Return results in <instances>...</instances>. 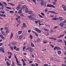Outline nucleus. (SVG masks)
<instances>
[{"mask_svg": "<svg viewBox=\"0 0 66 66\" xmlns=\"http://www.w3.org/2000/svg\"><path fill=\"white\" fill-rule=\"evenodd\" d=\"M14 57L16 59V61L17 62V65L18 66H21V64H20L19 63V61H18V59H17V58L16 57V55L15 54H14Z\"/></svg>", "mask_w": 66, "mask_h": 66, "instance_id": "obj_1", "label": "nucleus"}, {"mask_svg": "<svg viewBox=\"0 0 66 66\" xmlns=\"http://www.w3.org/2000/svg\"><path fill=\"white\" fill-rule=\"evenodd\" d=\"M29 50L30 52L31 53L33 51V49H32V48L31 47H29L26 49V50Z\"/></svg>", "mask_w": 66, "mask_h": 66, "instance_id": "obj_2", "label": "nucleus"}, {"mask_svg": "<svg viewBox=\"0 0 66 66\" xmlns=\"http://www.w3.org/2000/svg\"><path fill=\"white\" fill-rule=\"evenodd\" d=\"M32 16H33V15L31 14L29 16H28V17L29 19H35V18H33V17H31Z\"/></svg>", "mask_w": 66, "mask_h": 66, "instance_id": "obj_3", "label": "nucleus"}, {"mask_svg": "<svg viewBox=\"0 0 66 66\" xmlns=\"http://www.w3.org/2000/svg\"><path fill=\"white\" fill-rule=\"evenodd\" d=\"M47 7H55L54 5L50 4H48L47 5Z\"/></svg>", "mask_w": 66, "mask_h": 66, "instance_id": "obj_4", "label": "nucleus"}, {"mask_svg": "<svg viewBox=\"0 0 66 66\" xmlns=\"http://www.w3.org/2000/svg\"><path fill=\"white\" fill-rule=\"evenodd\" d=\"M35 30L36 31V32L39 33H41V31L40 30L38 29L37 28H35Z\"/></svg>", "mask_w": 66, "mask_h": 66, "instance_id": "obj_5", "label": "nucleus"}, {"mask_svg": "<svg viewBox=\"0 0 66 66\" xmlns=\"http://www.w3.org/2000/svg\"><path fill=\"white\" fill-rule=\"evenodd\" d=\"M20 7H21V5H19L16 7V9L17 10H18L19 9H20Z\"/></svg>", "mask_w": 66, "mask_h": 66, "instance_id": "obj_6", "label": "nucleus"}, {"mask_svg": "<svg viewBox=\"0 0 66 66\" xmlns=\"http://www.w3.org/2000/svg\"><path fill=\"white\" fill-rule=\"evenodd\" d=\"M64 23L63 22H61L60 23V25L61 27H63L64 26Z\"/></svg>", "mask_w": 66, "mask_h": 66, "instance_id": "obj_7", "label": "nucleus"}, {"mask_svg": "<svg viewBox=\"0 0 66 66\" xmlns=\"http://www.w3.org/2000/svg\"><path fill=\"white\" fill-rule=\"evenodd\" d=\"M58 19H59V20H60V21H62V20H64V19H63V18L61 17H59Z\"/></svg>", "mask_w": 66, "mask_h": 66, "instance_id": "obj_8", "label": "nucleus"}, {"mask_svg": "<svg viewBox=\"0 0 66 66\" xmlns=\"http://www.w3.org/2000/svg\"><path fill=\"white\" fill-rule=\"evenodd\" d=\"M4 48H2L1 47H0V50L2 52H3V53H4V52H5L4 51Z\"/></svg>", "mask_w": 66, "mask_h": 66, "instance_id": "obj_9", "label": "nucleus"}, {"mask_svg": "<svg viewBox=\"0 0 66 66\" xmlns=\"http://www.w3.org/2000/svg\"><path fill=\"white\" fill-rule=\"evenodd\" d=\"M62 8H63L64 11H66V6L63 5L62 6Z\"/></svg>", "mask_w": 66, "mask_h": 66, "instance_id": "obj_10", "label": "nucleus"}, {"mask_svg": "<svg viewBox=\"0 0 66 66\" xmlns=\"http://www.w3.org/2000/svg\"><path fill=\"white\" fill-rule=\"evenodd\" d=\"M0 16H2V17H6V15L3 14H0Z\"/></svg>", "mask_w": 66, "mask_h": 66, "instance_id": "obj_11", "label": "nucleus"}, {"mask_svg": "<svg viewBox=\"0 0 66 66\" xmlns=\"http://www.w3.org/2000/svg\"><path fill=\"white\" fill-rule=\"evenodd\" d=\"M13 34L12 32L11 33V36H10V39H11L12 38V37H13Z\"/></svg>", "mask_w": 66, "mask_h": 66, "instance_id": "obj_12", "label": "nucleus"}, {"mask_svg": "<svg viewBox=\"0 0 66 66\" xmlns=\"http://www.w3.org/2000/svg\"><path fill=\"white\" fill-rule=\"evenodd\" d=\"M49 13H54V14H57V13H55V12L53 11H49Z\"/></svg>", "mask_w": 66, "mask_h": 66, "instance_id": "obj_13", "label": "nucleus"}, {"mask_svg": "<svg viewBox=\"0 0 66 66\" xmlns=\"http://www.w3.org/2000/svg\"><path fill=\"white\" fill-rule=\"evenodd\" d=\"M64 35V34H63L61 35H60L59 36L57 37V38H61L62 37H63V36Z\"/></svg>", "mask_w": 66, "mask_h": 66, "instance_id": "obj_14", "label": "nucleus"}, {"mask_svg": "<svg viewBox=\"0 0 66 66\" xmlns=\"http://www.w3.org/2000/svg\"><path fill=\"white\" fill-rule=\"evenodd\" d=\"M0 37H1L2 39H5V38L2 35H0Z\"/></svg>", "mask_w": 66, "mask_h": 66, "instance_id": "obj_15", "label": "nucleus"}, {"mask_svg": "<svg viewBox=\"0 0 66 66\" xmlns=\"http://www.w3.org/2000/svg\"><path fill=\"white\" fill-rule=\"evenodd\" d=\"M23 26L24 27H27V25H26V23H23Z\"/></svg>", "mask_w": 66, "mask_h": 66, "instance_id": "obj_16", "label": "nucleus"}, {"mask_svg": "<svg viewBox=\"0 0 66 66\" xmlns=\"http://www.w3.org/2000/svg\"><path fill=\"white\" fill-rule=\"evenodd\" d=\"M10 32V31L9 30V29L7 30H6V31L5 32L6 34H7V33H9Z\"/></svg>", "mask_w": 66, "mask_h": 66, "instance_id": "obj_17", "label": "nucleus"}, {"mask_svg": "<svg viewBox=\"0 0 66 66\" xmlns=\"http://www.w3.org/2000/svg\"><path fill=\"white\" fill-rule=\"evenodd\" d=\"M59 18H54L52 19V20H58Z\"/></svg>", "mask_w": 66, "mask_h": 66, "instance_id": "obj_18", "label": "nucleus"}, {"mask_svg": "<svg viewBox=\"0 0 66 66\" xmlns=\"http://www.w3.org/2000/svg\"><path fill=\"white\" fill-rule=\"evenodd\" d=\"M57 53L59 54H61V51H57Z\"/></svg>", "mask_w": 66, "mask_h": 66, "instance_id": "obj_19", "label": "nucleus"}, {"mask_svg": "<svg viewBox=\"0 0 66 66\" xmlns=\"http://www.w3.org/2000/svg\"><path fill=\"white\" fill-rule=\"evenodd\" d=\"M57 42H59V43H61V42H62V40H61V39H58L57 40Z\"/></svg>", "mask_w": 66, "mask_h": 66, "instance_id": "obj_20", "label": "nucleus"}, {"mask_svg": "<svg viewBox=\"0 0 66 66\" xmlns=\"http://www.w3.org/2000/svg\"><path fill=\"white\" fill-rule=\"evenodd\" d=\"M30 44H31V46L32 47H34V44H33V43L31 42Z\"/></svg>", "mask_w": 66, "mask_h": 66, "instance_id": "obj_21", "label": "nucleus"}, {"mask_svg": "<svg viewBox=\"0 0 66 66\" xmlns=\"http://www.w3.org/2000/svg\"><path fill=\"white\" fill-rule=\"evenodd\" d=\"M6 64L8 66H10L11 65V64L9 63L7 61L6 62Z\"/></svg>", "mask_w": 66, "mask_h": 66, "instance_id": "obj_22", "label": "nucleus"}, {"mask_svg": "<svg viewBox=\"0 0 66 66\" xmlns=\"http://www.w3.org/2000/svg\"><path fill=\"white\" fill-rule=\"evenodd\" d=\"M8 4H10V5H12V6H15V5L14 4H12V3H10L9 2H8Z\"/></svg>", "mask_w": 66, "mask_h": 66, "instance_id": "obj_23", "label": "nucleus"}, {"mask_svg": "<svg viewBox=\"0 0 66 66\" xmlns=\"http://www.w3.org/2000/svg\"><path fill=\"white\" fill-rule=\"evenodd\" d=\"M22 32V31H19L18 34H21Z\"/></svg>", "mask_w": 66, "mask_h": 66, "instance_id": "obj_24", "label": "nucleus"}, {"mask_svg": "<svg viewBox=\"0 0 66 66\" xmlns=\"http://www.w3.org/2000/svg\"><path fill=\"white\" fill-rule=\"evenodd\" d=\"M22 35H21L20 36H19V39H20V40H21V38H22Z\"/></svg>", "mask_w": 66, "mask_h": 66, "instance_id": "obj_25", "label": "nucleus"}, {"mask_svg": "<svg viewBox=\"0 0 66 66\" xmlns=\"http://www.w3.org/2000/svg\"><path fill=\"white\" fill-rule=\"evenodd\" d=\"M16 17H17L18 18V19H19L20 18V16H19L18 15H16Z\"/></svg>", "mask_w": 66, "mask_h": 66, "instance_id": "obj_26", "label": "nucleus"}, {"mask_svg": "<svg viewBox=\"0 0 66 66\" xmlns=\"http://www.w3.org/2000/svg\"><path fill=\"white\" fill-rule=\"evenodd\" d=\"M44 30L45 31H47V32H49V30L48 29H44Z\"/></svg>", "mask_w": 66, "mask_h": 66, "instance_id": "obj_27", "label": "nucleus"}, {"mask_svg": "<svg viewBox=\"0 0 66 66\" xmlns=\"http://www.w3.org/2000/svg\"><path fill=\"white\" fill-rule=\"evenodd\" d=\"M28 8H26L25 10V12L28 13Z\"/></svg>", "mask_w": 66, "mask_h": 66, "instance_id": "obj_28", "label": "nucleus"}, {"mask_svg": "<svg viewBox=\"0 0 66 66\" xmlns=\"http://www.w3.org/2000/svg\"><path fill=\"white\" fill-rule=\"evenodd\" d=\"M16 44V42H13L11 43V44L12 45H15Z\"/></svg>", "mask_w": 66, "mask_h": 66, "instance_id": "obj_29", "label": "nucleus"}, {"mask_svg": "<svg viewBox=\"0 0 66 66\" xmlns=\"http://www.w3.org/2000/svg\"><path fill=\"white\" fill-rule=\"evenodd\" d=\"M26 48V46H23V51H24V49H25Z\"/></svg>", "mask_w": 66, "mask_h": 66, "instance_id": "obj_30", "label": "nucleus"}, {"mask_svg": "<svg viewBox=\"0 0 66 66\" xmlns=\"http://www.w3.org/2000/svg\"><path fill=\"white\" fill-rule=\"evenodd\" d=\"M30 38L31 39H33V37H32V36L31 35H30Z\"/></svg>", "mask_w": 66, "mask_h": 66, "instance_id": "obj_31", "label": "nucleus"}, {"mask_svg": "<svg viewBox=\"0 0 66 66\" xmlns=\"http://www.w3.org/2000/svg\"><path fill=\"white\" fill-rule=\"evenodd\" d=\"M21 11H22V10L21 9H20L18 11V13H20L21 12Z\"/></svg>", "mask_w": 66, "mask_h": 66, "instance_id": "obj_32", "label": "nucleus"}, {"mask_svg": "<svg viewBox=\"0 0 66 66\" xmlns=\"http://www.w3.org/2000/svg\"><path fill=\"white\" fill-rule=\"evenodd\" d=\"M43 42L44 44H47V41L44 40L43 41Z\"/></svg>", "mask_w": 66, "mask_h": 66, "instance_id": "obj_33", "label": "nucleus"}, {"mask_svg": "<svg viewBox=\"0 0 66 66\" xmlns=\"http://www.w3.org/2000/svg\"><path fill=\"white\" fill-rule=\"evenodd\" d=\"M38 16H39V17H40V18H43V16H42L41 15H40V14H39Z\"/></svg>", "mask_w": 66, "mask_h": 66, "instance_id": "obj_34", "label": "nucleus"}, {"mask_svg": "<svg viewBox=\"0 0 66 66\" xmlns=\"http://www.w3.org/2000/svg\"><path fill=\"white\" fill-rule=\"evenodd\" d=\"M53 4L54 5H56V2H53Z\"/></svg>", "mask_w": 66, "mask_h": 66, "instance_id": "obj_35", "label": "nucleus"}, {"mask_svg": "<svg viewBox=\"0 0 66 66\" xmlns=\"http://www.w3.org/2000/svg\"><path fill=\"white\" fill-rule=\"evenodd\" d=\"M57 50H61V48L59 47H57Z\"/></svg>", "mask_w": 66, "mask_h": 66, "instance_id": "obj_36", "label": "nucleus"}, {"mask_svg": "<svg viewBox=\"0 0 66 66\" xmlns=\"http://www.w3.org/2000/svg\"><path fill=\"white\" fill-rule=\"evenodd\" d=\"M14 65H15V63L14 62H13L11 66H14Z\"/></svg>", "mask_w": 66, "mask_h": 66, "instance_id": "obj_37", "label": "nucleus"}, {"mask_svg": "<svg viewBox=\"0 0 66 66\" xmlns=\"http://www.w3.org/2000/svg\"><path fill=\"white\" fill-rule=\"evenodd\" d=\"M41 14L43 16H45V14H44V13L43 12H41Z\"/></svg>", "mask_w": 66, "mask_h": 66, "instance_id": "obj_38", "label": "nucleus"}, {"mask_svg": "<svg viewBox=\"0 0 66 66\" xmlns=\"http://www.w3.org/2000/svg\"><path fill=\"white\" fill-rule=\"evenodd\" d=\"M29 14H31V13H32V11H29Z\"/></svg>", "mask_w": 66, "mask_h": 66, "instance_id": "obj_39", "label": "nucleus"}, {"mask_svg": "<svg viewBox=\"0 0 66 66\" xmlns=\"http://www.w3.org/2000/svg\"><path fill=\"white\" fill-rule=\"evenodd\" d=\"M2 33L3 35H5V33L3 32H2Z\"/></svg>", "mask_w": 66, "mask_h": 66, "instance_id": "obj_40", "label": "nucleus"}, {"mask_svg": "<svg viewBox=\"0 0 66 66\" xmlns=\"http://www.w3.org/2000/svg\"><path fill=\"white\" fill-rule=\"evenodd\" d=\"M3 4H4V5H6V6H7V4H6V3L5 2H4L3 3Z\"/></svg>", "mask_w": 66, "mask_h": 66, "instance_id": "obj_41", "label": "nucleus"}, {"mask_svg": "<svg viewBox=\"0 0 66 66\" xmlns=\"http://www.w3.org/2000/svg\"><path fill=\"white\" fill-rule=\"evenodd\" d=\"M6 9H11V8L10 7H6Z\"/></svg>", "mask_w": 66, "mask_h": 66, "instance_id": "obj_42", "label": "nucleus"}, {"mask_svg": "<svg viewBox=\"0 0 66 66\" xmlns=\"http://www.w3.org/2000/svg\"><path fill=\"white\" fill-rule=\"evenodd\" d=\"M9 13H14V11H10L9 12Z\"/></svg>", "mask_w": 66, "mask_h": 66, "instance_id": "obj_43", "label": "nucleus"}, {"mask_svg": "<svg viewBox=\"0 0 66 66\" xmlns=\"http://www.w3.org/2000/svg\"><path fill=\"white\" fill-rule=\"evenodd\" d=\"M32 1L34 2L35 4H36V0H32Z\"/></svg>", "mask_w": 66, "mask_h": 66, "instance_id": "obj_44", "label": "nucleus"}, {"mask_svg": "<svg viewBox=\"0 0 66 66\" xmlns=\"http://www.w3.org/2000/svg\"><path fill=\"white\" fill-rule=\"evenodd\" d=\"M58 28V26H55L54 27V29H57Z\"/></svg>", "mask_w": 66, "mask_h": 66, "instance_id": "obj_45", "label": "nucleus"}, {"mask_svg": "<svg viewBox=\"0 0 66 66\" xmlns=\"http://www.w3.org/2000/svg\"><path fill=\"white\" fill-rule=\"evenodd\" d=\"M40 4L41 6H43V2H42L40 3Z\"/></svg>", "mask_w": 66, "mask_h": 66, "instance_id": "obj_46", "label": "nucleus"}, {"mask_svg": "<svg viewBox=\"0 0 66 66\" xmlns=\"http://www.w3.org/2000/svg\"><path fill=\"white\" fill-rule=\"evenodd\" d=\"M5 30H9V29H8V28H7V27H5Z\"/></svg>", "mask_w": 66, "mask_h": 66, "instance_id": "obj_47", "label": "nucleus"}, {"mask_svg": "<svg viewBox=\"0 0 66 66\" xmlns=\"http://www.w3.org/2000/svg\"><path fill=\"white\" fill-rule=\"evenodd\" d=\"M22 7L23 8V9H24L25 7H26V6H25L24 5H23Z\"/></svg>", "mask_w": 66, "mask_h": 66, "instance_id": "obj_48", "label": "nucleus"}, {"mask_svg": "<svg viewBox=\"0 0 66 66\" xmlns=\"http://www.w3.org/2000/svg\"><path fill=\"white\" fill-rule=\"evenodd\" d=\"M17 21L18 22H19V24H20V23H21V21H20V20H19V21L18 20V21Z\"/></svg>", "mask_w": 66, "mask_h": 66, "instance_id": "obj_49", "label": "nucleus"}, {"mask_svg": "<svg viewBox=\"0 0 66 66\" xmlns=\"http://www.w3.org/2000/svg\"><path fill=\"white\" fill-rule=\"evenodd\" d=\"M43 66H48V65L47 64H45L43 65Z\"/></svg>", "mask_w": 66, "mask_h": 66, "instance_id": "obj_50", "label": "nucleus"}, {"mask_svg": "<svg viewBox=\"0 0 66 66\" xmlns=\"http://www.w3.org/2000/svg\"><path fill=\"white\" fill-rule=\"evenodd\" d=\"M53 40H56V39L54 38H53Z\"/></svg>", "mask_w": 66, "mask_h": 66, "instance_id": "obj_51", "label": "nucleus"}, {"mask_svg": "<svg viewBox=\"0 0 66 66\" xmlns=\"http://www.w3.org/2000/svg\"><path fill=\"white\" fill-rule=\"evenodd\" d=\"M50 46L52 47V48H53V47H54V45H53L51 44Z\"/></svg>", "mask_w": 66, "mask_h": 66, "instance_id": "obj_52", "label": "nucleus"}, {"mask_svg": "<svg viewBox=\"0 0 66 66\" xmlns=\"http://www.w3.org/2000/svg\"><path fill=\"white\" fill-rule=\"evenodd\" d=\"M57 47H55L54 48V50H56V49H57Z\"/></svg>", "mask_w": 66, "mask_h": 66, "instance_id": "obj_53", "label": "nucleus"}, {"mask_svg": "<svg viewBox=\"0 0 66 66\" xmlns=\"http://www.w3.org/2000/svg\"><path fill=\"white\" fill-rule=\"evenodd\" d=\"M13 48L14 50H15V49H16V46H14L13 47Z\"/></svg>", "mask_w": 66, "mask_h": 66, "instance_id": "obj_54", "label": "nucleus"}, {"mask_svg": "<svg viewBox=\"0 0 66 66\" xmlns=\"http://www.w3.org/2000/svg\"><path fill=\"white\" fill-rule=\"evenodd\" d=\"M0 6H1L2 7H4V6H3V5H2L1 3H0Z\"/></svg>", "mask_w": 66, "mask_h": 66, "instance_id": "obj_55", "label": "nucleus"}, {"mask_svg": "<svg viewBox=\"0 0 66 66\" xmlns=\"http://www.w3.org/2000/svg\"><path fill=\"white\" fill-rule=\"evenodd\" d=\"M39 38H38L37 40V42H39Z\"/></svg>", "mask_w": 66, "mask_h": 66, "instance_id": "obj_56", "label": "nucleus"}, {"mask_svg": "<svg viewBox=\"0 0 66 66\" xmlns=\"http://www.w3.org/2000/svg\"><path fill=\"white\" fill-rule=\"evenodd\" d=\"M64 44H65V45L66 46V41H65V40H64Z\"/></svg>", "mask_w": 66, "mask_h": 66, "instance_id": "obj_57", "label": "nucleus"}, {"mask_svg": "<svg viewBox=\"0 0 66 66\" xmlns=\"http://www.w3.org/2000/svg\"><path fill=\"white\" fill-rule=\"evenodd\" d=\"M15 50H16V51H18V50H19V48H16Z\"/></svg>", "mask_w": 66, "mask_h": 66, "instance_id": "obj_58", "label": "nucleus"}, {"mask_svg": "<svg viewBox=\"0 0 66 66\" xmlns=\"http://www.w3.org/2000/svg\"><path fill=\"white\" fill-rule=\"evenodd\" d=\"M32 63V61H29V63L30 64H31V63Z\"/></svg>", "mask_w": 66, "mask_h": 66, "instance_id": "obj_59", "label": "nucleus"}, {"mask_svg": "<svg viewBox=\"0 0 66 66\" xmlns=\"http://www.w3.org/2000/svg\"><path fill=\"white\" fill-rule=\"evenodd\" d=\"M3 45V44L2 43H0V46H1Z\"/></svg>", "mask_w": 66, "mask_h": 66, "instance_id": "obj_60", "label": "nucleus"}, {"mask_svg": "<svg viewBox=\"0 0 66 66\" xmlns=\"http://www.w3.org/2000/svg\"><path fill=\"white\" fill-rule=\"evenodd\" d=\"M35 34L36 35V36L38 37V35H37V33H36V32Z\"/></svg>", "mask_w": 66, "mask_h": 66, "instance_id": "obj_61", "label": "nucleus"}, {"mask_svg": "<svg viewBox=\"0 0 66 66\" xmlns=\"http://www.w3.org/2000/svg\"><path fill=\"white\" fill-rule=\"evenodd\" d=\"M26 65V64L24 63H23V66H25Z\"/></svg>", "mask_w": 66, "mask_h": 66, "instance_id": "obj_62", "label": "nucleus"}, {"mask_svg": "<svg viewBox=\"0 0 66 66\" xmlns=\"http://www.w3.org/2000/svg\"><path fill=\"white\" fill-rule=\"evenodd\" d=\"M61 65L62 66H66V65H64L63 64H62Z\"/></svg>", "mask_w": 66, "mask_h": 66, "instance_id": "obj_63", "label": "nucleus"}, {"mask_svg": "<svg viewBox=\"0 0 66 66\" xmlns=\"http://www.w3.org/2000/svg\"><path fill=\"white\" fill-rule=\"evenodd\" d=\"M63 23H66V20H65L63 22Z\"/></svg>", "mask_w": 66, "mask_h": 66, "instance_id": "obj_64", "label": "nucleus"}]
</instances>
